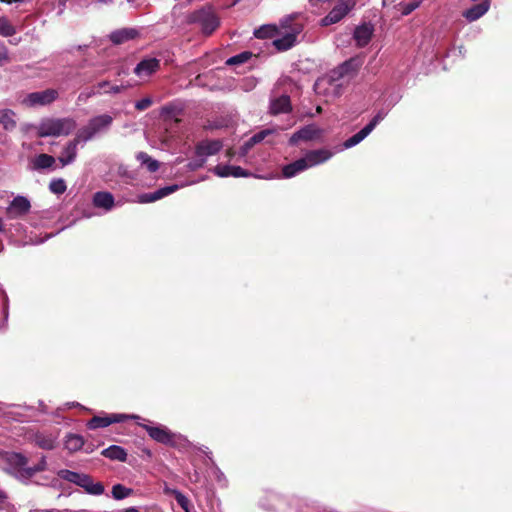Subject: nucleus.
Instances as JSON below:
<instances>
[{"label": "nucleus", "instance_id": "52", "mask_svg": "<svg viewBox=\"0 0 512 512\" xmlns=\"http://www.w3.org/2000/svg\"><path fill=\"white\" fill-rule=\"evenodd\" d=\"M254 145L255 144L251 143V139L247 140L242 147L243 154L247 153L248 150L251 149Z\"/></svg>", "mask_w": 512, "mask_h": 512}, {"label": "nucleus", "instance_id": "26", "mask_svg": "<svg viewBox=\"0 0 512 512\" xmlns=\"http://www.w3.org/2000/svg\"><path fill=\"white\" fill-rule=\"evenodd\" d=\"M281 34L280 26L273 24L262 25L254 31V36L258 39L275 38Z\"/></svg>", "mask_w": 512, "mask_h": 512}, {"label": "nucleus", "instance_id": "42", "mask_svg": "<svg viewBox=\"0 0 512 512\" xmlns=\"http://www.w3.org/2000/svg\"><path fill=\"white\" fill-rule=\"evenodd\" d=\"M100 94H102L101 89L97 88L95 85L89 91L81 92L78 96V100L81 102H86L89 98Z\"/></svg>", "mask_w": 512, "mask_h": 512}, {"label": "nucleus", "instance_id": "16", "mask_svg": "<svg viewBox=\"0 0 512 512\" xmlns=\"http://www.w3.org/2000/svg\"><path fill=\"white\" fill-rule=\"evenodd\" d=\"M333 156V153L328 149H319L308 151L303 159L308 168L317 166L328 161Z\"/></svg>", "mask_w": 512, "mask_h": 512}, {"label": "nucleus", "instance_id": "32", "mask_svg": "<svg viewBox=\"0 0 512 512\" xmlns=\"http://www.w3.org/2000/svg\"><path fill=\"white\" fill-rule=\"evenodd\" d=\"M85 475L86 474H84V473H78V472H74V471L67 470V469H62L58 472V476L61 479L68 481L70 483H73L77 486H80V483L82 482L83 477Z\"/></svg>", "mask_w": 512, "mask_h": 512}, {"label": "nucleus", "instance_id": "11", "mask_svg": "<svg viewBox=\"0 0 512 512\" xmlns=\"http://www.w3.org/2000/svg\"><path fill=\"white\" fill-rule=\"evenodd\" d=\"M355 6L353 0H346L338 2L333 9L323 18L324 25H330L342 20L348 12Z\"/></svg>", "mask_w": 512, "mask_h": 512}, {"label": "nucleus", "instance_id": "33", "mask_svg": "<svg viewBox=\"0 0 512 512\" xmlns=\"http://www.w3.org/2000/svg\"><path fill=\"white\" fill-rule=\"evenodd\" d=\"M96 87L101 89L104 94H119L126 89L124 85H113L110 81L104 80L96 84Z\"/></svg>", "mask_w": 512, "mask_h": 512}, {"label": "nucleus", "instance_id": "45", "mask_svg": "<svg viewBox=\"0 0 512 512\" xmlns=\"http://www.w3.org/2000/svg\"><path fill=\"white\" fill-rule=\"evenodd\" d=\"M153 101L150 97H145L135 103V108L139 111L148 109L152 105Z\"/></svg>", "mask_w": 512, "mask_h": 512}, {"label": "nucleus", "instance_id": "9", "mask_svg": "<svg viewBox=\"0 0 512 512\" xmlns=\"http://www.w3.org/2000/svg\"><path fill=\"white\" fill-rule=\"evenodd\" d=\"M60 430H38L29 434L28 439L44 450H53L58 444Z\"/></svg>", "mask_w": 512, "mask_h": 512}, {"label": "nucleus", "instance_id": "53", "mask_svg": "<svg viewBox=\"0 0 512 512\" xmlns=\"http://www.w3.org/2000/svg\"><path fill=\"white\" fill-rule=\"evenodd\" d=\"M120 512H139L135 507H129L127 509L121 510Z\"/></svg>", "mask_w": 512, "mask_h": 512}, {"label": "nucleus", "instance_id": "13", "mask_svg": "<svg viewBox=\"0 0 512 512\" xmlns=\"http://www.w3.org/2000/svg\"><path fill=\"white\" fill-rule=\"evenodd\" d=\"M148 433V435L155 441L166 444V445H174V439L176 437L175 434L170 432L165 426L157 425H146L140 424Z\"/></svg>", "mask_w": 512, "mask_h": 512}, {"label": "nucleus", "instance_id": "17", "mask_svg": "<svg viewBox=\"0 0 512 512\" xmlns=\"http://www.w3.org/2000/svg\"><path fill=\"white\" fill-rule=\"evenodd\" d=\"M179 188L178 185H170V186H165V187H162L152 193H145V194H142L138 197V201L140 203H151V202H154V201H157L159 199H162L170 194H172L173 192L177 191Z\"/></svg>", "mask_w": 512, "mask_h": 512}, {"label": "nucleus", "instance_id": "41", "mask_svg": "<svg viewBox=\"0 0 512 512\" xmlns=\"http://www.w3.org/2000/svg\"><path fill=\"white\" fill-rule=\"evenodd\" d=\"M172 494L174 495L177 503L185 510V512H189L188 498L178 490H172Z\"/></svg>", "mask_w": 512, "mask_h": 512}, {"label": "nucleus", "instance_id": "34", "mask_svg": "<svg viewBox=\"0 0 512 512\" xmlns=\"http://www.w3.org/2000/svg\"><path fill=\"white\" fill-rule=\"evenodd\" d=\"M136 159L142 164L145 165L150 172H156L159 169L158 161L152 159L147 153L139 152L136 155Z\"/></svg>", "mask_w": 512, "mask_h": 512}, {"label": "nucleus", "instance_id": "54", "mask_svg": "<svg viewBox=\"0 0 512 512\" xmlns=\"http://www.w3.org/2000/svg\"><path fill=\"white\" fill-rule=\"evenodd\" d=\"M5 230L4 223L2 218H0V232H3Z\"/></svg>", "mask_w": 512, "mask_h": 512}, {"label": "nucleus", "instance_id": "7", "mask_svg": "<svg viewBox=\"0 0 512 512\" xmlns=\"http://www.w3.org/2000/svg\"><path fill=\"white\" fill-rule=\"evenodd\" d=\"M291 19H285L281 22V34L276 36L273 40V45L278 51H286L293 47L296 43V38L300 32L299 27L290 26Z\"/></svg>", "mask_w": 512, "mask_h": 512}, {"label": "nucleus", "instance_id": "37", "mask_svg": "<svg viewBox=\"0 0 512 512\" xmlns=\"http://www.w3.org/2000/svg\"><path fill=\"white\" fill-rule=\"evenodd\" d=\"M252 56L251 52L245 51L227 59L226 64L229 66L243 64L247 62Z\"/></svg>", "mask_w": 512, "mask_h": 512}, {"label": "nucleus", "instance_id": "30", "mask_svg": "<svg viewBox=\"0 0 512 512\" xmlns=\"http://www.w3.org/2000/svg\"><path fill=\"white\" fill-rule=\"evenodd\" d=\"M372 131L370 130V127L365 126L363 129H361L358 133L353 135L352 137L348 138L344 143L343 147L348 149L351 148L357 144H359L361 141H363Z\"/></svg>", "mask_w": 512, "mask_h": 512}, {"label": "nucleus", "instance_id": "31", "mask_svg": "<svg viewBox=\"0 0 512 512\" xmlns=\"http://www.w3.org/2000/svg\"><path fill=\"white\" fill-rule=\"evenodd\" d=\"M85 475L86 474H84V473H78V472H74V471L67 470V469H62L58 472V476L61 479L68 481L70 483H73L77 486H80V483L82 482L83 477Z\"/></svg>", "mask_w": 512, "mask_h": 512}, {"label": "nucleus", "instance_id": "6", "mask_svg": "<svg viewBox=\"0 0 512 512\" xmlns=\"http://www.w3.org/2000/svg\"><path fill=\"white\" fill-rule=\"evenodd\" d=\"M189 22L200 25L203 33L209 35L220 25V20L211 7H205L193 12L189 16Z\"/></svg>", "mask_w": 512, "mask_h": 512}, {"label": "nucleus", "instance_id": "20", "mask_svg": "<svg viewBox=\"0 0 512 512\" xmlns=\"http://www.w3.org/2000/svg\"><path fill=\"white\" fill-rule=\"evenodd\" d=\"M319 135V131L314 126H306L299 131L295 132L291 138L290 143L292 145L298 143L299 141H309L315 139Z\"/></svg>", "mask_w": 512, "mask_h": 512}, {"label": "nucleus", "instance_id": "14", "mask_svg": "<svg viewBox=\"0 0 512 512\" xmlns=\"http://www.w3.org/2000/svg\"><path fill=\"white\" fill-rule=\"evenodd\" d=\"M160 68L157 58H144L134 68V73L141 79H147Z\"/></svg>", "mask_w": 512, "mask_h": 512}, {"label": "nucleus", "instance_id": "1", "mask_svg": "<svg viewBox=\"0 0 512 512\" xmlns=\"http://www.w3.org/2000/svg\"><path fill=\"white\" fill-rule=\"evenodd\" d=\"M361 64L357 58L343 62L315 82V92L326 97L327 101L340 97L344 88L356 76Z\"/></svg>", "mask_w": 512, "mask_h": 512}, {"label": "nucleus", "instance_id": "55", "mask_svg": "<svg viewBox=\"0 0 512 512\" xmlns=\"http://www.w3.org/2000/svg\"><path fill=\"white\" fill-rule=\"evenodd\" d=\"M169 112H170V108L169 107L165 106V107L162 108V113L163 114L164 113H169Z\"/></svg>", "mask_w": 512, "mask_h": 512}, {"label": "nucleus", "instance_id": "8", "mask_svg": "<svg viewBox=\"0 0 512 512\" xmlns=\"http://www.w3.org/2000/svg\"><path fill=\"white\" fill-rule=\"evenodd\" d=\"M56 89H46L29 93L20 99V103L27 108L46 106L58 98Z\"/></svg>", "mask_w": 512, "mask_h": 512}, {"label": "nucleus", "instance_id": "56", "mask_svg": "<svg viewBox=\"0 0 512 512\" xmlns=\"http://www.w3.org/2000/svg\"><path fill=\"white\" fill-rule=\"evenodd\" d=\"M182 162V159L181 158H177L176 159V163H181Z\"/></svg>", "mask_w": 512, "mask_h": 512}, {"label": "nucleus", "instance_id": "2", "mask_svg": "<svg viewBox=\"0 0 512 512\" xmlns=\"http://www.w3.org/2000/svg\"><path fill=\"white\" fill-rule=\"evenodd\" d=\"M76 128L74 119L66 118H44L37 126L39 137L67 136Z\"/></svg>", "mask_w": 512, "mask_h": 512}, {"label": "nucleus", "instance_id": "47", "mask_svg": "<svg viewBox=\"0 0 512 512\" xmlns=\"http://www.w3.org/2000/svg\"><path fill=\"white\" fill-rule=\"evenodd\" d=\"M249 174L240 166H232V177H247Z\"/></svg>", "mask_w": 512, "mask_h": 512}, {"label": "nucleus", "instance_id": "4", "mask_svg": "<svg viewBox=\"0 0 512 512\" xmlns=\"http://www.w3.org/2000/svg\"><path fill=\"white\" fill-rule=\"evenodd\" d=\"M113 123V117L109 114H100L89 119L88 123L79 131V139L87 142L95 136L106 133Z\"/></svg>", "mask_w": 512, "mask_h": 512}, {"label": "nucleus", "instance_id": "22", "mask_svg": "<svg viewBox=\"0 0 512 512\" xmlns=\"http://www.w3.org/2000/svg\"><path fill=\"white\" fill-rule=\"evenodd\" d=\"M93 204L95 207L109 211L114 206V197L109 192H97L93 196Z\"/></svg>", "mask_w": 512, "mask_h": 512}, {"label": "nucleus", "instance_id": "23", "mask_svg": "<svg viewBox=\"0 0 512 512\" xmlns=\"http://www.w3.org/2000/svg\"><path fill=\"white\" fill-rule=\"evenodd\" d=\"M291 110L290 98L287 95H282L271 101L270 111L272 114L277 115L286 113Z\"/></svg>", "mask_w": 512, "mask_h": 512}, {"label": "nucleus", "instance_id": "35", "mask_svg": "<svg viewBox=\"0 0 512 512\" xmlns=\"http://www.w3.org/2000/svg\"><path fill=\"white\" fill-rule=\"evenodd\" d=\"M55 163V158L48 154H40L34 160L35 169L50 168Z\"/></svg>", "mask_w": 512, "mask_h": 512}, {"label": "nucleus", "instance_id": "29", "mask_svg": "<svg viewBox=\"0 0 512 512\" xmlns=\"http://www.w3.org/2000/svg\"><path fill=\"white\" fill-rule=\"evenodd\" d=\"M0 124L5 130H13L16 127L15 113L10 109L0 111Z\"/></svg>", "mask_w": 512, "mask_h": 512}, {"label": "nucleus", "instance_id": "40", "mask_svg": "<svg viewBox=\"0 0 512 512\" xmlns=\"http://www.w3.org/2000/svg\"><path fill=\"white\" fill-rule=\"evenodd\" d=\"M15 34L14 27L5 18H0V35L5 37Z\"/></svg>", "mask_w": 512, "mask_h": 512}, {"label": "nucleus", "instance_id": "25", "mask_svg": "<svg viewBox=\"0 0 512 512\" xmlns=\"http://www.w3.org/2000/svg\"><path fill=\"white\" fill-rule=\"evenodd\" d=\"M137 36V31L133 28H124L116 30L110 34V40L114 44H122L128 40L134 39Z\"/></svg>", "mask_w": 512, "mask_h": 512}, {"label": "nucleus", "instance_id": "21", "mask_svg": "<svg viewBox=\"0 0 512 512\" xmlns=\"http://www.w3.org/2000/svg\"><path fill=\"white\" fill-rule=\"evenodd\" d=\"M489 7H490V4L488 1H483L479 4H476L474 6H472L471 8L467 9L464 13H463V16L468 20V21H476L477 19H479L480 17H482L488 10H489Z\"/></svg>", "mask_w": 512, "mask_h": 512}, {"label": "nucleus", "instance_id": "49", "mask_svg": "<svg viewBox=\"0 0 512 512\" xmlns=\"http://www.w3.org/2000/svg\"><path fill=\"white\" fill-rule=\"evenodd\" d=\"M8 61V52L4 45L0 44V65Z\"/></svg>", "mask_w": 512, "mask_h": 512}, {"label": "nucleus", "instance_id": "24", "mask_svg": "<svg viewBox=\"0 0 512 512\" xmlns=\"http://www.w3.org/2000/svg\"><path fill=\"white\" fill-rule=\"evenodd\" d=\"M306 169H308V167L302 157L290 164L285 165L282 169V174H283V177H285V178H291V177H294L295 175L305 171Z\"/></svg>", "mask_w": 512, "mask_h": 512}, {"label": "nucleus", "instance_id": "57", "mask_svg": "<svg viewBox=\"0 0 512 512\" xmlns=\"http://www.w3.org/2000/svg\"><path fill=\"white\" fill-rule=\"evenodd\" d=\"M240 0H234L232 5H236Z\"/></svg>", "mask_w": 512, "mask_h": 512}, {"label": "nucleus", "instance_id": "44", "mask_svg": "<svg viewBox=\"0 0 512 512\" xmlns=\"http://www.w3.org/2000/svg\"><path fill=\"white\" fill-rule=\"evenodd\" d=\"M387 115V112L384 110H380L373 119L366 125L367 127H370V130L373 131L376 125L382 121Z\"/></svg>", "mask_w": 512, "mask_h": 512}, {"label": "nucleus", "instance_id": "38", "mask_svg": "<svg viewBox=\"0 0 512 512\" xmlns=\"http://www.w3.org/2000/svg\"><path fill=\"white\" fill-rule=\"evenodd\" d=\"M49 189L54 194L60 195V194H63L66 191L67 186H66L65 181L63 179L59 178V179H53L50 182Z\"/></svg>", "mask_w": 512, "mask_h": 512}, {"label": "nucleus", "instance_id": "3", "mask_svg": "<svg viewBox=\"0 0 512 512\" xmlns=\"http://www.w3.org/2000/svg\"><path fill=\"white\" fill-rule=\"evenodd\" d=\"M223 147V143L217 139H205L197 143L195 158L187 164L189 170L194 171L204 166L207 158L216 155Z\"/></svg>", "mask_w": 512, "mask_h": 512}, {"label": "nucleus", "instance_id": "5", "mask_svg": "<svg viewBox=\"0 0 512 512\" xmlns=\"http://www.w3.org/2000/svg\"><path fill=\"white\" fill-rule=\"evenodd\" d=\"M5 471L21 481H27L28 459L22 453L6 452L3 456Z\"/></svg>", "mask_w": 512, "mask_h": 512}, {"label": "nucleus", "instance_id": "15", "mask_svg": "<svg viewBox=\"0 0 512 512\" xmlns=\"http://www.w3.org/2000/svg\"><path fill=\"white\" fill-rule=\"evenodd\" d=\"M79 142H82V139H79V134L77 133L76 137L65 145L61 155L58 157L62 167L72 164L75 161Z\"/></svg>", "mask_w": 512, "mask_h": 512}, {"label": "nucleus", "instance_id": "58", "mask_svg": "<svg viewBox=\"0 0 512 512\" xmlns=\"http://www.w3.org/2000/svg\"><path fill=\"white\" fill-rule=\"evenodd\" d=\"M71 406H79L78 403H72Z\"/></svg>", "mask_w": 512, "mask_h": 512}, {"label": "nucleus", "instance_id": "28", "mask_svg": "<svg viewBox=\"0 0 512 512\" xmlns=\"http://www.w3.org/2000/svg\"><path fill=\"white\" fill-rule=\"evenodd\" d=\"M102 455L111 460L126 461V451L117 445H111L110 447L102 451Z\"/></svg>", "mask_w": 512, "mask_h": 512}, {"label": "nucleus", "instance_id": "12", "mask_svg": "<svg viewBox=\"0 0 512 512\" xmlns=\"http://www.w3.org/2000/svg\"><path fill=\"white\" fill-rule=\"evenodd\" d=\"M30 208V201L26 197L16 196L6 208V214L9 219H19L27 215Z\"/></svg>", "mask_w": 512, "mask_h": 512}, {"label": "nucleus", "instance_id": "39", "mask_svg": "<svg viewBox=\"0 0 512 512\" xmlns=\"http://www.w3.org/2000/svg\"><path fill=\"white\" fill-rule=\"evenodd\" d=\"M46 469V458L43 456L41 460L33 467H28L26 471L27 481L32 478L36 473L42 472Z\"/></svg>", "mask_w": 512, "mask_h": 512}, {"label": "nucleus", "instance_id": "36", "mask_svg": "<svg viewBox=\"0 0 512 512\" xmlns=\"http://www.w3.org/2000/svg\"><path fill=\"white\" fill-rule=\"evenodd\" d=\"M133 490L131 488H127L123 486L122 484H115L112 487V496L116 500H122L124 498L129 497L132 495Z\"/></svg>", "mask_w": 512, "mask_h": 512}, {"label": "nucleus", "instance_id": "18", "mask_svg": "<svg viewBox=\"0 0 512 512\" xmlns=\"http://www.w3.org/2000/svg\"><path fill=\"white\" fill-rule=\"evenodd\" d=\"M372 34L373 27L369 24H363L355 29L353 37L359 47H364L370 42Z\"/></svg>", "mask_w": 512, "mask_h": 512}, {"label": "nucleus", "instance_id": "10", "mask_svg": "<svg viewBox=\"0 0 512 512\" xmlns=\"http://www.w3.org/2000/svg\"><path fill=\"white\" fill-rule=\"evenodd\" d=\"M137 415H127V414H111L107 416H94L87 423V427L91 430L104 428L113 423H120L125 421L126 419H138Z\"/></svg>", "mask_w": 512, "mask_h": 512}, {"label": "nucleus", "instance_id": "46", "mask_svg": "<svg viewBox=\"0 0 512 512\" xmlns=\"http://www.w3.org/2000/svg\"><path fill=\"white\" fill-rule=\"evenodd\" d=\"M271 133L270 130H262L256 134H254L250 139H251V143L252 144H257V143H260L261 141H263L265 139V137L267 135H269Z\"/></svg>", "mask_w": 512, "mask_h": 512}, {"label": "nucleus", "instance_id": "19", "mask_svg": "<svg viewBox=\"0 0 512 512\" xmlns=\"http://www.w3.org/2000/svg\"><path fill=\"white\" fill-rule=\"evenodd\" d=\"M79 487L83 488L87 494L94 496L102 495L105 491L104 485L101 482H95L88 474L83 477Z\"/></svg>", "mask_w": 512, "mask_h": 512}, {"label": "nucleus", "instance_id": "48", "mask_svg": "<svg viewBox=\"0 0 512 512\" xmlns=\"http://www.w3.org/2000/svg\"><path fill=\"white\" fill-rule=\"evenodd\" d=\"M0 296L3 297V302H4L3 314H4V317L7 318L8 317V296L1 287H0Z\"/></svg>", "mask_w": 512, "mask_h": 512}, {"label": "nucleus", "instance_id": "27", "mask_svg": "<svg viewBox=\"0 0 512 512\" xmlns=\"http://www.w3.org/2000/svg\"><path fill=\"white\" fill-rule=\"evenodd\" d=\"M84 445V439L79 434L70 433L66 436L64 441L65 448L70 452L80 450Z\"/></svg>", "mask_w": 512, "mask_h": 512}, {"label": "nucleus", "instance_id": "50", "mask_svg": "<svg viewBox=\"0 0 512 512\" xmlns=\"http://www.w3.org/2000/svg\"><path fill=\"white\" fill-rule=\"evenodd\" d=\"M418 7V4L417 3H414V4H408L404 7L403 9V14L404 15H408L409 13H411L414 9H416Z\"/></svg>", "mask_w": 512, "mask_h": 512}, {"label": "nucleus", "instance_id": "51", "mask_svg": "<svg viewBox=\"0 0 512 512\" xmlns=\"http://www.w3.org/2000/svg\"><path fill=\"white\" fill-rule=\"evenodd\" d=\"M7 499H8V496H7L6 492L4 490L0 489V507H2L5 504Z\"/></svg>", "mask_w": 512, "mask_h": 512}, {"label": "nucleus", "instance_id": "43", "mask_svg": "<svg viewBox=\"0 0 512 512\" xmlns=\"http://www.w3.org/2000/svg\"><path fill=\"white\" fill-rule=\"evenodd\" d=\"M213 172L218 177H230L232 172V165H217L213 168Z\"/></svg>", "mask_w": 512, "mask_h": 512}]
</instances>
